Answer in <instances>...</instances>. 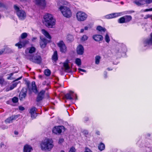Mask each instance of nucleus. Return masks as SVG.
<instances>
[{
    "instance_id": "nucleus-28",
    "label": "nucleus",
    "mask_w": 152,
    "mask_h": 152,
    "mask_svg": "<svg viewBox=\"0 0 152 152\" xmlns=\"http://www.w3.org/2000/svg\"><path fill=\"white\" fill-rule=\"evenodd\" d=\"M126 23L129 22L132 19V17L131 15H126L124 16Z\"/></svg>"
},
{
    "instance_id": "nucleus-29",
    "label": "nucleus",
    "mask_w": 152,
    "mask_h": 152,
    "mask_svg": "<svg viewBox=\"0 0 152 152\" xmlns=\"http://www.w3.org/2000/svg\"><path fill=\"white\" fill-rule=\"evenodd\" d=\"M52 59L54 61H56L58 60V55L56 51L54 52V54L52 57Z\"/></svg>"
},
{
    "instance_id": "nucleus-53",
    "label": "nucleus",
    "mask_w": 152,
    "mask_h": 152,
    "mask_svg": "<svg viewBox=\"0 0 152 152\" xmlns=\"http://www.w3.org/2000/svg\"><path fill=\"white\" fill-rule=\"evenodd\" d=\"M37 39V38L36 37H33L32 39V41L34 42Z\"/></svg>"
},
{
    "instance_id": "nucleus-11",
    "label": "nucleus",
    "mask_w": 152,
    "mask_h": 152,
    "mask_svg": "<svg viewBox=\"0 0 152 152\" xmlns=\"http://www.w3.org/2000/svg\"><path fill=\"white\" fill-rule=\"evenodd\" d=\"M37 110L36 108L34 107H32L30 109L29 113L31 114V118L33 119L35 118L38 114L36 113Z\"/></svg>"
},
{
    "instance_id": "nucleus-49",
    "label": "nucleus",
    "mask_w": 152,
    "mask_h": 152,
    "mask_svg": "<svg viewBox=\"0 0 152 152\" xmlns=\"http://www.w3.org/2000/svg\"><path fill=\"white\" fill-rule=\"evenodd\" d=\"M78 70L79 72L81 71L83 72H86V70L81 68H78Z\"/></svg>"
},
{
    "instance_id": "nucleus-31",
    "label": "nucleus",
    "mask_w": 152,
    "mask_h": 152,
    "mask_svg": "<svg viewBox=\"0 0 152 152\" xmlns=\"http://www.w3.org/2000/svg\"><path fill=\"white\" fill-rule=\"evenodd\" d=\"M19 42L24 47L28 43V41L27 40H24L22 41L20 40Z\"/></svg>"
},
{
    "instance_id": "nucleus-19",
    "label": "nucleus",
    "mask_w": 152,
    "mask_h": 152,
    "mask_svg": "<svg viewBox=\"0 0 152 152\" xmlns=\"http://www.w3.org/2000/svg\"><path fill=\"white\" fill-rule=\"evenodd\" d=\"M74 92L72 91H70L69 93L65 95L66 99L70 100H72L73 99Z\"/></svg>"
},
{
    "instance_id": "nucleus-8",
    "label": "nucleus",
    "mask_w": 152,
    "mask_h": 152,
    "mask_svg": "<svg viewBox=\"0 0 152 152\" xmlns=\"http://www.w3.org/2000/svg\"><path fill=\"white\" fill-rule=\"evenodd\" d=\"M22 78V76H21L18 78L14 80L13 81V82H14L13 83L12 85H11L10 87L9 88L8 87H7L5 89V91H8L10 90H12L14 88H15L18 85V84L20 82V81H19L18 82H15V81H17L20 79H21Z\"/></svg>"
},
{
    "instance_id": "nucleus-47",
    "label": "nucleus",
    "mask_w": 152,
    "mask_h": 152,
    "mask_svg": "<svg viewBox=\"0 0 152 152\" xmlns=\"http://www.w3.org/2000/svg\"><path fill=\"white\" fill-rule=\"evenodd\" d=\"M64 140L63 139L60 138L59 140L58 143L60 144L61 143L64 142Z\"/></svg>"
},
{
    "instance_id": "nucleus-18",
    "label": "nucleus",
    "mask_w": 152,
    "mask_h": 152,
    "mask_svg": "<svg viewBox=\"0 0 152 152\" xmlns=\"http://www.w3.org/2000/svg\"><path fill=\"white\" fill-rule=\"evenodd\" d=\"M32 150V148L31 145L26 144L23 146V152H31Z\"/></svg>"
},
{
    "instance_id": "nucleus-21",
    "label": "nucleus",
    "mask_w": 152,
    "mask_h": 152,
    "mask_svg": "<svg viewBox=\"0 0 152 152\" xmlns=\"http://www.w3.org/2000/svg\"><path fill=\"white\" fill-rule=\"evenodd\" d=\"M93 38L95 41L99 42L103 39L102 36L100 35H95L93 36Z\"/></svg>"
},
{
    "instance_id": "nucleus-33",
    "label": "nucleus",
    "mask_w": 152,
    "mask_h": 152,
    "mask_svg": "<svg viewBox=\"0 0 152 152\" xmlns=\"http://www.w3.org/2000/svg\"><path fill=\"white\" fill-rule=\"evenodd\" d=\"M96 29L100 31L104 32L106 31V29L100 26H98L96 28Z\"/></svg>"
},
{
    "instance_id": "nucleus-42",
    "label": "nucleus",
    "mask_w": 152,
    "mask_h": 152,
    "mask_svg": "<svg viewBox=\"0 0 152 152\" xmlns=\"http://www.w3.org/2000/svg\"><path fill=\"white\" fill-rule=\"evenodd\" d=\"M12 100L13 103H16L18 102V98L14 97L12 99Z\"/></svg>"
},
{
    "instance_id": "nucleus-10",
    "label": "nucleus",
    "mask_w": 152,
    "mask_h": 152,
    "mask_svg": "<svg viewBox=\"0 0 152 152\" xmlns=\"http://www.w3.org/2000/svg\"><path fill=\"white\" fill-rule=\"evenodd\" d=\"M19 115H13L6 119L5 121L6 123H10L13 122L14 120H16L19 117Z\"/></svg>"
},
{
    "instance_id": "nucleus-40",
    "label": "nucleus",
    "mask_w": 152,
    "mask_h": 152,
    "mask_svg": "<svg viewBox=\"0 0 152 152\" xmlns=\"http://www.w3.org/2000/svg\"><path fill=\"white\" fill-rule=\"evenodd\" d=\"M27 36V34L26 33H23L21 35L20 37L21 39L25 38Z\"/></svg>"
},
{
    "instance_id": "nucleus-60",
    "label": "nucleus",
    "mask_w": 152,
    "mask_h": 152,
    "mask_svg": "<svg viewBox=\"0 0 152 152\" xmlns=\"http://www.w3.org/2000/svg\"><path fill=\"white\" fill-rule=\"evenodd\" d=\"M4 145V144L3 143H1V147H2Z\"/></svg>"
},
{
    "instance_id": "nucleus-43",
    "label": "nucleus",
    "mask_w": 152,
    "mask_h": 152,
    "mask_svg": "<svg viewBox=\"0 0 152 152\" xmlns=\"http://www.w3.org/2000/svg\"><path fill=\"white\" fill-rule=\"evenodd\" d=\"M145 4H149L152 3V0H144Z\"/></svg>"
},
{
    "instance_id": "nucleus-17",
    "label": "nucleus",
    "mask_w": 152,
    "mask_h": 152,
    "mask_svg": "<svg viewBox=\"0 0 152 152\" xmlns=\"http://www.w3.org/2000/svg\"><path fill=\"white\" fill-rule=\"evenodd\" d=\"M84 51V49L83 46L81 45H79L77 48V54L79 55L83 54Z\"/></svg>"
},
{
    "instance_id": "nucleus-15",
    "label": "nucleus",
    "mask_w": 152,
    "mask_h": 152,
    "mask_svg": "<svg viewBox=\"0 0 152 152\" xmlns=\"http://www.w3.org/2000/svg\"><path fill=\"white\" fill-rule=\"evenodd\" d=\"M45 91L43 90L41 91L38 94L36 101L37 102L42 100L44 96Z\"/></svg>"
},
{
    "instance_id": "nucleus-56",
    "label": "nucleus",
    "mask_w": 152,
    "mask_h": 152,
    "mask_svg": "<svg viewBox=\"0 0 152 152\" xmlns=\"http://www.w3.org/2000/svg\"><path fill=\"white\" fill-rule=\"evenodd\" d=\"M150 11V9H146L144 11L145 12H147V11Z\"/></svg>"
},
{
    "instance_id": "nucleus-14",
    "label": "nucleus",
    "mask_w": 152,
    "mask_h": 152,
    "mask_svg": "<svg viewBox=\"0 0 152 152\" xmlns=\"http://www.w3.org/2000/svg\"><path fill=\"white\" fill-rule=\"evenodd\" d=\"M27 92V90L25 88H23L20 92L19 97L20 100H22L23 99H25Z\"/></svg>"
},
{
    "instance_id": "nucleus-39",
    "label": "nucleus",
    "mask_w": 152,
    "mask_h": 152,
    "mask_svg": "<svg viewBox=\"0 0 152 152\" xmlns=\"http://www.w3.org/2000/svg\"><path fill=\"white\" fill-rule=\"evenodd\" d=\"M105 39L107 43H109L110 40L109 37L107 34L105 36Z\"/></svg>"
},
{
    "instance_id": "nucleus-3",
    "label": "nucleus",
    "mask_w": 152,
    "mask_h": 152,
    "mask_svg": "<svg viewBox=\"0 0 152 152\" xmlns=\"http://www.w3.org/2000/svg\"><path fill=\"white\" fill-rule=\"evenodd\" d=\"M14 8L19 19L21 20H24L26 16L25 11L22 10H20L19 7L16 5H14Z\"/></svg>"
},
{
    "instance_id": "nucleus-9",
    "label": "nucleus",
    "mask_w": 152,
    "mask_h": 152,
    "mask_svg": "<svg viewBox=\"0 0 152 152\" xmlns=\"http://www.w3.org/2000/svg\"><path fill=\"white\" fill-rule=\"evenodd\" d=\"M48 42V41L45 38L40 36L39 44L41 48H45Z\"/></svg>"
},
{
    "instance_id": "nucleus-55",
    "label": "nucleus",
    "mask_w": 152,
    "mask_h": 152,
    "mask_svg": "<svg viewBox=\"0 0 152 152\" xmlns=\"http://www.w3.org/2000/svg\"><path fill=\"white\" fill-rule=\"evenodd\" d=\"M85 120L86 121H88V118L87 117H85Z\"/></svg>"
},
{
    "instance_id": "nucleus-44",
    "label": "nucleus",
    "mask_w": 152,
    "mask_h": 152,
    "mask_svg": "<svg viewBox=\"0 0 152 152\" xmlns=\"http://www.w3.org/2000/svg\"><path fill=\"white\" fill-rule=\"evenodd\" d=\"M13 73H11L9 75V77H8L7 79L8 80H12L13 79L12 77V76L13 75Z\"/></svg>"
},
{
    "instance_id": "nucleus-32",
    "label": "nucleus",
    "mask_w": 152,
    "mask_h": 152,
    "mask_svg": "<svg viewBox=\"0 0 152 152\" xmlns=\"http://www.w3.org/2000/svg\"><path fill=\"white\" fill-rule=\"evenodd\" d=\"M67 41L69 42L72 41L74 40L73 36L71 35H68L67 37Z\"/></svg>"
},
{
    "instance_id": "nucleus-2",
    "label": "nucleus",
    "mask_w": 152,
    "mask_h": 152,
    "mask_svg": "<svg viewBox=\"0 0 152 152\" xmlns=\"http://www.w3.org/2000/svg\"><path fill=\"white\" fill-rule=\"evenodd\" d=\"M44 23L45 26L49 28H53L55 24V20L52 15L47 14L44 16Z\"/></svg>"
},
{
    "instance_id": "nucleus-58",
    "label": "nucleus",
    "mask_w": 152,
    "mask_h": 152,
    "mask_svg": "<svg viewBox=\"0 0 152 152\" xmlns=\"http://www.w3.org/2000/svg\"><path fill=\"white\" fill-rule=\"evenodd\" d=\"M84 31V29H82L80 30V32L83 33Z\"/></svg>"
},
{
    "instance_id": "nucleus-4",
    "label": "nucleus",
    "mask_w": 152,
    "mask_h": 152,
    "mask_svg": "<svg viewBox=\"0 0 152 152\" xmlns=\"http://www.w3.org/2000/svg\"><path fill=\"white\" fill-rule=\"evenodd\" d=\"M59 9L61 11L64 17L69 18L72 16V13L69 8L64 6H61Z\"/></svg>"
},
{
    "instance_id": "nucleus-50",
    "label": "nucleus",
    "mask_w": 152,
    "mask_h": 152,
    "mask_svg": "<svg viewBox=\"0 0 152 152\" xmlns=\"http://www.w3.org/2000/svg\"><path fill=\"white\" fill-rule=\"evenodd\" d=\"M83 133L86 135L88 134V132L87 130H84L83 131Z\"/></svg>"
},
{
    "instance_id": "nucleus-16",
    "label": "nucleus",
    "mask_w": 152,
    "mask_h": 152,
    "mask_svg": "<svg viewBox=\"0 0 152 152\" xmlns=\"http://www.w3.org/2000/svg\"><path fill=\"white\" fill-rule=\"evenodd\" d=\"M63 127V126H58L54 127L53 129V132L56 134H59L62 132L61 129Z\"/></svg>"
},
{
    "instance_id": "nucleus-13",
    "label": "nucleus",
    "mask_w": 152,
    "mask_h": 152,
    "mask_svg": "<svg viewBox=\"0 0 152 152\" xmlns=\"http://www.w3.org/2000/svg\"><path fill=\"white\" fill-rule=\"evenodd\" d=\"M121 13H113L105 15L104 17L106 19H110L120 16L121 15Z\"/></svg>"
},
{
    "instance_id": "nucleus-52",
    "label": "nucleus",
    "mask_w": 152,
    "mask_h": 152,
    "mask_svg": "<svg viewBox=\"0 0 152 152\" xmlns=\"http://www.w3.org/2000/svg\"><path fill=\"white\" fill-rule=\"evenodd\" d=\"M107 72H104V77L105 78H106L107 76Z\"/></svg>"
},
{
    "instance_id": "nucleus-57",
    "label": "nucleus",
    "mask_w": 152,
    "mask_h": 152,
    "mask_svg": "<svg viewBox=\"0 0 152 152\" xmlns=\"http://www.w3.org/2000/svg\"><path fill=\"white\" fill-rule=\"evenodd\" d=\"M14 134L16 135H17L18 134V132L17 131H15Z\"/></svg>"
},
{
    "instance_id": "nucleus-38",
    "label": "nucleus",
    "mask_w": 152,
    "mask_h": 152,
    "mask_svg": "<svg viewBox=\"0 0 152 152\" xmlns=\"http://www.w3.org/2000/svg\"><path fill=\"white\" fill-rule=\"evenodd\" d=\"M88 37L86 35H84L80 39V40L82 42L85 41L88 39Z\"/></svg>"
},
{
    "instance_id": "nucleus-25",
    "label": "nucleus",
    "mask_w": 152,
    "mask_h": 152,
    "mask_svg": "<svg viewBox=\"0 0 152 152\" xmlns=\"http://www.w3.org/2000/svg\"><path fill=\"white\" fill-rule=\"evenodd\" d=\"M68 63L69 61L66 60V62H64L63 64V66L65 68V71H68L70 69V67Z\"/></svg>"
},
{
    "instance_id": "nucleus-63",
    "label": "nucleus",
    "mask_w": 152,
    "mask_h": 152,
    "mask_svg": "<svg viewBox=\"0 0 152 152\" xmlns=\"http://www.w3.org/2000/svg\"><path fill=\"white\" fill-rule=\"evenodd\" d=\"M124 51H125L126 50V48L125 46H124Z\"/></svg>"
},
{
    "instance_id": "nucleus-61",
    "label": "nucleus",
    "mask_w": 152,
    "mask_h": 152,
    "mask_svg": "<svg viewBox=\"0 0 152 152\" xmlns=\"http://www.w3.org/2000/svg\"><path fill=\"white\" fill-rule=\"evenodd\" d=\"M96 133L97 134L99 135L100 134V132L99 131L97 132H96Z\"/></svg>"
},
{
    "instance_id": "nucleus-64",
    "label": "nucleus",
    "mask_w": 152,
    "mask_h": 152,
    "mask_svg": "<svg viewBox=\"0 0 152 152\" xmlns=\"http://www.w3.org/2000/svg\"><path fill=\"white\" fill-rule=\"evenodd\" d=\"M107 69L108 70H109V71H110V70H112V69H110L109 68H107Z\"/></svg>"
},
{
    "instance_id": "nucleus-35",
    "label": "nucleus",
    "mask_w": 152,
    "mask_h": 152,
    "mask_svg": "<svg viewBox=\"0 0 152 152\" xmlns=\"http://www.w3.org/2000/svg\"><path fill=\"white\" fill-rule=\"evenodd\" d=\"M101 59L100 57L99 56H96L95 57V63L96 64H98L99 63L100 60Z\"/></svg>"
},
{
    "instance_id": "nucleus-54",
    "label": "nucleus",
    "mask_w": 152,
    "mask_h": 152,
    "mask_svg": "<svg viewBox=\"0 0 152 152\" xmlns=\"http://www.w3.org/2000/svg\"><path fill=\"white\" fill-rule=\"evenodd\" d=\"M4 50H0V55L2 54L4 51Z\"/></svg>"
},
{
    "instance_id": "nucleus-24",
    "label": "nucleus",
    "mask_w": 152,
    "mask_h": 152,
    "mask_svg": "<svg viewBox=\"0 0 152 152\" xmlns=\"http://www.w3.org/2000/svg\"><path fill=\"white\" fill-rule=\"evenodd\" d=\"M41 31L42 33L45 35V36L47 37V38H48L49 39H51V37L49 33L45 29H42L41 30Z\"/></svg>"
},
{
    "instance_id": "nucleus-41",
    "label": "nucleus",
    "mask_w": 152,
    "mask_h": 152,
    "mask_svg": "<svg viewBox=\"0 0 152 152\" xmlns=\"http://www.w3.org/2000/svg\"><path fill=\"white\" fill-rule=\"evenodd\" d=\"M15 46L18 47V48L19 49H21L22 48L24 47L19 42L16 44Z\"/></svg>"
},
{
    "instance_id": "nucleus-62",
    "label": "nucleus",
    "mask_w": 152,
    "mask_h": 152,
    "mask_svg": "<svg viewBox=\"0 0 152 152\" xmlns=\"http://www.w3.org/2000/svg\"><path fill=\"white\" fill-rule=\"evenodd\" d=\"M147 16L148 18L150 17H151V16L150 15H147Z\"/></svg>"
},
{
    "instance_id": "nucleus-30",
    "label": "nucleus",
    "mask_w": 152,
    "mask_h": 152,
    "mask_svg": "<svg viewBox=\"0 0 152 152\" xmlns=\"http://www.w3.org/2000/svg\"><path fill=\"white\" fill-rule=\"evenodd\" d=\"M105 147V145L102 142H101L98 146V148L101 151L104 150Z\"/></svg>"
},
{
    "instance_id": "nucleus-27",
    "label": "nucleus",
    "mask_w": 152,
    "mask_h": 152,
    "mask_svg": "<svg viewBox=\"0 0 152 152\" xmlns=\"http://www.w3.org/2000/svg\"><path fill=\"white\" fill-rule=\"evenodd\" d=\"M32 90L35 93H36L37 92V90L35 82H32Z\"/></svg>"
},
{
    "instance_id": "nucleus-34",
    "label": "nucleus",
    "mask_w": 152,
    "mask_h": 152,
    "mask_svg": "<svg viewBox=\"0 0 152 152\" xmlns=\"http://www.w3.org/2000/svg\"><path fill=\"white\" fill-rule=\"evenodd\" d=\"M75 63L78 66L81 65V59L79 58H76L75 60Z\"/></svg>"
},
{
    "instance_id": "nucleus-37",
    "label": "nucleus",
    "mask_w": 152,
    "mask_h": 152,
    "mask_svg": "<svg viewBox=\"0 0 152 152\" xmlns=\"http://www.w3.org/2000/svg\"><path fill=\"white\" fill-rule=\"evenodd\" d=\"M44 74L46 76H48L50 75L51 72L49 69H45L44 71Z\"/></svg>"
},
{
    "instance_id": "nucleus-12",
    "label": "nucleus",
    "mask_w": 152,
    "mask_h": 152,
    "mask_svg": "<svg viewBox=\"0 0 152 152\" xmlns=\"http://www.w3.org/2000/svg\"><path fill=\"white\" fill-rule=\"evenodd\" d=\"M36 48L34 47H31L27 48L25 50V53L26 54V57L27 58V56H28L32 55H29V53L32 54L35 52Z\"/></svg>"
},
{
    "instance_id": "nucleus-7",
    "label": "nucleus",
    "mask_w": 152,
    "mask_h": 152,
    "mask_svg": "<svg viewBox=\"0 0 152 152\" xmlns=\"http://www.w3.org/2000/svg\"><path fill=\"white\" fill-rule=\"evenodd\" d=\"M57 45L60 49V51L62 53H65L67 51V48L62 41H60L57 44Z\"/></svg>"
},
{
    "instance_id": "nucleus-45",
    "label": "nucleus",
    "mask_w": 152,
    "mask_h": 152,
    "mask_svg": "<svg viewBox=\"0 0 152 152\" xmlns=\"http://www.w3.org/2000/svg\"><path fill=\"white\" fill-rule=\"evenodd\" d=\"M85 152H92L87 147H85Z\"/></svg>"
},
{
    "instance_id": "nucleus-59",
    "label": "nucleus",
    "mask_w": 152,
    "mask_h": 152,
    "mask_svg": "<svg viewBox=\"0 0 152 152\" xmlns=\"http://www.w3.org/2000/svg\"><path fill=\"white\" fill-rule=\"evenodd\" d=\"M85 30H87L88 29V27L87 26H85L84 28Z\"/></svg>"
},
{
    "instance_id": "nucleus-1",
    "label": "nucleus",
    "mask_w": 152,
    "mask_h": 152,
    "mask_svg": "<svg viewBox=\"0 0 152 152\" xmlns=\"http://www.w3.org/2000/svg\"><path fill=\"white\" fill-rule=\"evenodd\" d=\"M40 146L42 150L50 151L54 146L53 141L51 139L47 138L41 143Z\"/></svg>"
},
{
    "instance_id": "nucleus-48",
    "label": "nucleus",
    "mask_w": 152,
    "mask_h": 152,
    "mask_svg": "<svg viewBox=\"0 0 152 152\" xmlns=\"http://www.w3.org/2000/svg\"><path fill=\"white\" fill-rule=\"evenodd\" d=\"M39 78L42 80L45 77V76L44 75H39Z\"/></svg>"
},
{
    "instance_id": "nucleus-51",
    "label": "nucleus",
    "mask_w": 152,
    "mask_h": 152,
    "mask_svg": "<svg viewBox=\"0 0 152 152\" xmlns=\"http://www.w3.org/2000/svg\"><path fill=\"white\" fill-rule=\"evenodd\" d=\"M19 110H21V111H23V110H24L25 109L23 107H22V106L19 107Z\"/></svg>"
},
{
    "instance_id": "nucleus-22",
    "label": "nucleus",
    "mask_w": 152,
    "mask_h": 152,
    "mask_svg": "<svg viewBox=\"0 0 152 152\" xmlns=\"http://www.w3.org/2000/svg\"><path fill=\"white\" fill-rule=\"evenodd\" d=\"M133 3L138 6H140L145 4L144 0H135Z\"/></svg>"
},
{
    "instance_id": "nucleus-26",
    "label": "nucleus",
    "mask_w": 152,
    "mask_h": 152,
    "mask_svg": "<svg viewBox=\"0 0 152 152\" xmlns=\"http://www.w3.org/2000/svg\"><path fill=\"white\" fill-rule=\"evenodd\" d=\"M7 84V82L2 77H0V85L1 86H6Z\"/></svg>"
},
{
    "instance_id": "nucleus-20",
    "label": "nucleus",
    "mask_w": 152,
    "mask_h": 152,
    "mask_svg": "<svg viewBox=\"0 0 152 152\" xmlns=\"http://www.w3.org/2000/svg\"><path fill=\"white\" fill-rule=\"evenodd\" d=\"M151 37L150 38L146 39L144 42V45L145 46L147 45H152V33L151 34Z\"/></svg>"
},
{
    "instance_id": "nucleus-23",
    "label": "nucleus",
    "mask_w": 152,
    "mask_h": 152,
    "mask_svg": "<svg viewBox=\"0 0 152 152\" xmlns=\"http://www.w3.org/2000/svg\"><path fill=\"white\" fill-rule=\"evenodd\" d=\"M36 4L40 6L44 7L45 5V0H35Z\"/></svg>"
},
{
    "instance_id": "nucleus-5",
    "label": "nucleus",
    "mask_w": 152,
    "mask_h": 152,
    "mask_svg": "<svg viewBox=\"0 0 152 152\" xmlns=\"http://www.w3.org/2000/svg\"><path fill=\"white\" fill-rule=\"evenodd\" d=\"M27 58L30 61L37 64H40L42 61V58L40 56L38 55H36L35 56H27Z\"/></svg>"
},
{
    "instance_id": "nucleus-46",
    "label": "nucleus",
    "mask_w": 152,
    "mask_h": 152,
    "mask_svg": "<svg viewBox=\"0 0 152 152\" xmlns=\"http://www.w3.org/2000/svg\"><path fill=\"white\" fill-rule=\"evenodd\" d=\"M75 149L74 148L72 147L70 148L69 152H75Z\"/></svg>"
},
{
    "instance_id": "nucleus-6",
    "label": "nucleus",
    "mask_w": 152,
    "mask_h": 152,
    "mask_svg": "<svg viewBox=\"0 0 152 152\" xmlns=\"http://www.w3.org/2000/svg\"><path fill=\"white\" fill-rule=\"evenodd\" d=\"M76 17L78 21H83L86 19L88 15L83 12L79 11L76 13Z\"/></svg>"
},
{
    "instance_id": "nucleus-36",
    "label": "nucleus",
    "mask_w": 152,
    "mask_h": 152,
    "mask_svg": "<svg viewBox=\"0 0 152 152\" xmlns=\"http://www.w3.org/2000/svg\"><path fill=\"white\" fill-rule=\"evenodd\" d=\"M118 22L120 23H126L124 16L121 17L118 20Z\"/></svg>"
}]
</instances>
